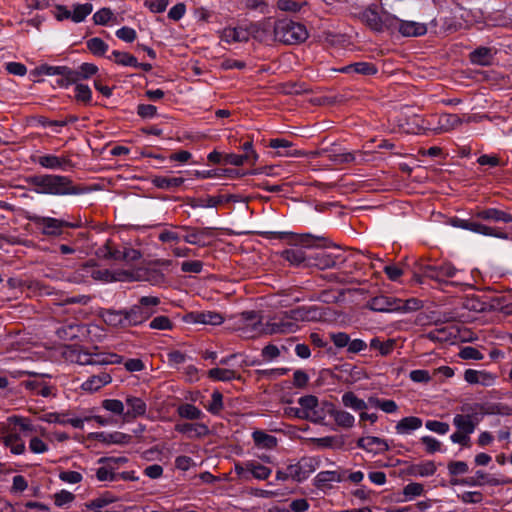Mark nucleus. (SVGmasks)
Listing matches in <instances>:
<instances>
[{"mask_svg": "<svg viewBox=\"0 0 512 512\" xmlns=\"http://www.w3.org/2000/svg\"><path fill=\"white\" fill-rule=\"evenodd\" d=\"M116 501L117 498L115 496L109 492H106L87 502L86 507L87 509H102Z\"/></svg>", "mask_w": 512, "mask_h": 512, "instance_id": "09e8293b", "label": "nucleus"}, {"mask_svg": "<svg viewBox=\"0 0 512 512\" xmlns=\"http://www.w3.org/2000/svg\"><path fill=\"white\" fill-rule=\"evenodd\" d=\"M321 317L318 309L315 307L310 308H297L289 312H285L281 316L270 319L264 326V333L269 334H285L294 333L299 329V322L301 321H315Z\"/></svg>", "mask_w": 512, "mask_h": 512, "instance_id": "f03ea898", "label": "nucleus"}, {"mask_svg": "<svg viewBox=\"0 0 512 512\" xmlns=\"http://www.w3.org/2000/svg\"><path fill=\"white\" fill-rule=\"evenodd\" d=\"M358 447L363 450L376 454H382L389 450V445L385 439L376 436L361 437L357 442Z\"/></svg>", "mask_w": 512, "mask_h": 512, "instance_id": "f3484780", "label": "nucleus"}, {"mask_svg": "<svg viewBox=\"0 0 512 512\" xmlns=\"http://www.w3.org/2000/svg\"><path fill=\"white\" fill-rule=\"evenodd\" d=\"M152 184L159 189H174L181 186L185 179L182 177H165V176H155L151 180Z\"/></svg>", "mask_w": 512, "mask_h": 512, "instance_id": "ea45409f", "label": "nucleus"}, {"mask_svg": "<svg viewBox=\"0 0 512 512\" xmlns=\"http://www.w3.org/2000/svg\"><path fill=\"white\" fill-rule=\"evenodd\" d=\"M92 277L95 280H100L104 282H113V281H125L130 280L131 274L128 272H117L113 274L108 269H97L92 272Z\"/></svg>", "mask_w": 512, "mask_h": 512, "instance_id": "7c9ffc66", "label": "nucleus"}, {"mask_svg": "<svg viewBox=\"0 0 512 512\" xmlns=\"http://www.w3.org/2000/svg\"><path fill=\"white\" fill-rule=\"evenodd\" d=\"M28 183L37 194L52 196L81 195L85 190L74 184L69 176L60 174H41L29 177Z\"/></svg>", "mask_w": 512, "mask_h": 512, "instance_id": "f257e3e1", "label": "nucleus"}, {"mask_svg": "<svg viewBox=\"0 0 512 512\" xmlns=\"http://www.w3.org/2000/svg\"><path fill=\"white\" fill-rule=\"evenodd\" d=\"M28 449L34 454H44L49 451V445L40 437L33 436L29 440Z\"/></svg>", "mask_w": 512, "mask_h": 512, "instance_id": "052dcab7", "label": "nucleus"}, {"mask_svg": "<svg viewBox=\"0 0 512 512\" xmlns=\"http://www.w3.org/2000/svg\"><path fill=\"white\" fill-rule=\"evenodd\" d=\"M437 467L431 460L423 461L410 466L408 472L415 477H428L435 474Z\"/></svg>", "mask_w": 512, "mask_h": 512, "instance_id": "473e14b6", "label": "nucleus"}, {"mask_svg": "<svg viewBox=\"0 0 512 512\" xmlns=\"http://www.w3.org/2000/svg\"><path fill=\"white\" fill-rule=\"evenodd\" d=\"M208 376L214 381H231L237 378L234 370L225 368H212L208 371Z\"/></svg>", "mask_w": 512, "mask_h": 512, "instance_id": "3c124183", "label": "nucleus"}, {"mask_svg": "<svg viewBox=\"0 0 512 512\" xmlns=\"http://www.w3.org/2000/svg\"><path fill=\"white\" fill-rule=\"evenodd\" d=\"M254 443L259 448L273 449L277 446V439L275 436L267 434L263 431H254L252 434Z\"/></svg>", "mask_w": 512, "mask_h": 512, "instance_id": "c03bdc74", "label": "nucleus"}, {"mask_svg": "<svg viewBox=\"0 0 512 512\" xmlns=\"http://www.w3.org/2000/svg\"><path fill=\"white\" fill-rule=\"evenodd\" d=\"M112 381L110 374L101 372L97 375L89 377L86 381L81 384L82 390L86 392H95Z\"/></svg>", "mask_w": 512, "mask_h": 512, "instance_id": "393cba45", "label": "nucleus"}, {"mask_svg": "<svg viewBox=\"0 0 512 512\" xmlns=\"http://www.w3.org/2000/svg\"><path fill=\"white\" fill-rule=\"evenodd\" d=\"M397 303V298L379 295L372 298L368 306L371 310L376 312L397 313V310H399Z\"/></svg>", "mask_w": 512, "mask_h": 512, "instance_id": "a211bd4d", "label": "nucleus"}, {"mask_svg": "<svg viewBox=\"0 0 512 512\" xmlns=\"http://www.w3.org/2000/svg\"><path fill=\"white\" fill-rule=\"evenodd\" d=\"M225 323L228 330L238 333L242 338L252 339L264 333L261 316L255 311L232 315Z\"/></svg>", "mask_w": 512, "mask_h": 512, "instance_id": "7ed1b4c3", "label": "nucleus"}, {"mask_svg": "<svg viewBox=\"0 0 512 512\" xmlns=\"http://www.w3.org/2000/svg\"><path fill=\"white\" fill-rule=\"evenodd\" d=\"M212 414H218L223 408V396L219 391H214L211 395V402L206 407Z\"/></svg>", "mask_w": 512, "mask_h": 512, "instance_id": "774afa93", "label": "nucleus"}, {"mask_svg": "<svg viewBox=\"0 0 512 512\" xmlns=\"http://www.w3.org/2000/svg\"><path fill=\"white\" fill-rule=\"evenodd\" d=\"M426 429L439 435H445L449 432V424L437 420H428L425 423Z\"/></svg>", "mask_w": 512, "mask_h": 512, "instance_id": "69168bd1", "label": "nucleus"}, {"mask_svg": "<svg viewBox=\"0 0 512 512\" xmlns=\"http://www.w3.org/2000/svg\"><path fill=\"white\" fill-rule=\"evenodd\" d=\"M175 430L188 438H201L209 434V428L204 423H178Z\"/></svg>", "mask_w": 512, "mask_h": 512, "instance_id": "aec40b11", "label": "nucleus"}, {"mask_svg": "<svg viewBox=\"0 0 512 512\" xmlns=\"http://www.w3.org/2000/svg\"><path fill=\"white\" fill-rule=\"evenodd\" d=\"M281 256L294 266H300L306 260L305 251L299 247L286 249L281 253Z\"/></svg>", "mask_w": 512, "mask_h": 512, "instance_id": "79ce46f5", "label": "nucleus"}, {"mask_svg": "<svg viewBox=\"0 0 512 512\" xmlns=\"http://www.w3.org/2000/svg\"><path fill=\"white\" fill-rule=\"evenodd\" d=\"M160 299L156 296H142L138 303L131 306L128 311L132 326H137L148 320L157 312Z\"/></svg>", "mask_w": 512, "mask_h": 512, "instance_id": "0eeeda50", "label": "nucleus"}, {"mask_svg": "<svg viewBox=\"0 0 512 512\" xmlns=\"http://www.w3.org/2000/svg\"><path fill=\"white\" fill-rule=\"evenodd\" d=\"M497 374L486 370L467 369L464 372V380L472 385L490 387L496 384Z\"/></svg>", "mask_w": 512, "mask_h": 512, "instance_id": "ddd939ff", "label": "nucleus"}, {"mask_svg": "<svg viewBox=\"0 0 512 512\" xmlns=\"http://www.w3.org/2000/svg\"><path fill=\"white\" fill-rule=\"evenodd\" d=\"M436 278L440 281H445L448 278H453L459 272L452 264L445 263L435 268Z\"/></svg>", "mask_w": 512, "mask_h": 512, "instance_id": "6e6d98bb", "label": "nucleus"}, {"mask_svg": "<svg viewBox=\"0 0 512 512\" xmlns=\"http://www.w3.org/2000/svg\"><path fill=\"white\" fill-rule=\"evenodd\" d=\"M149 327L154 330H171L173 323L167 316H157L150 323Z\"/></svg>", "mask_w": 512, "mask_h": 512, "instance_id": "338daca9", "label": "nucleus"}, {"mask_svg": "<svg viewBox=\"0 0 512 512\" xmlns=\"http://www.w3.org/2000/svg\"><path fill=\"white\" fill-rule=\"evenodd\" d=\"M366 26L375 32L396 29L399 18L386 12H380L376 4H369L365 9L354 12Z\"/></svg>", "mask_w": 512, "mask_h": 512, "instance_id": "39448f33", "label": "nucleus"}, {"mask_svg": "<svg viewBox=\"0 0 512 512\" xmlns=\"http://www.w3.org/2000/svg\"><path fill=\"white\" fill-rule=\"evenodd\" d=\"M341 402L344 407L349 408L355 412L366 410L369 407L368 400L365 401L359 398L354 392L347 391L341 396Z\"/></svg>", "mask_w": 512, "mask_h": 512, "instance_id": "bb28decb", "label": "nucleus"}, {"mask_svg": "<svg viewBox=\"0 0 512 512\" xmlns=\"http://www.w3.org/2000/svg\"><path fill=\"white\" fill-rule=\"evenodd\" d=\"M115 18L114 13L109 8H102L93 15V20L97 25H106Z\"/></svg>", "mask_w": 512, "mask_h": 512, "instance_id": "0e129e2a", "label": "nucleus"}, {"mask_svg": "<svg viewBox=\"0 0 512 512\" xmlns=\"http://www.w3.org/2000/svg\"><path fill=\"white\" fill-rule=\"evenodd\" d=\"M254 24H238L236 26H227L218 32L221 41L227 44L247 42L255 32Z\"/></svg>", "mask_w": 512, "mask_h": 512, "instance_id": "1a4fd4ad", "label": "nucleus"}, {"mask_svg": "<svg viewBox=\"0 0 512 512\" xmlns=\"http://www.w3.org/2000/svg\"><path fill=\"white\" fill-rule=\"evenodd\" d=\"M473 215L474 217L485 221L502 223L512 222V214L492 207L485 209H477Z\"/></svg>", "mask_w": 512, "mask_h": 512, "instance_id": "6ab92c4d", "label": "nucleus"}, {"mask_svg": "<svg viewBox=\"0 0 512 512\" xmlns=\"http://www.w3.org/2000/svg\"><path fill=\"white\" fill-rule=\"evenodd\" d=\"M87 48L96 56H102L108 50V45L98 37L91 38L87 41Z\"/></svg>", "mask_w": 512, "mask_h": 512, "instance_id": "4d7b16f0", "label": "nucleus"}, {"mask_svg": "<svg viewBox=\"0 0 512 512\" xmlns=\"http://www.w3.org/2000/svg\"><path fill=\"white\" fill-rule=\"evenodd\" d=\"M105 324L114 328L132 326L127 310H104L100 314Z\"/></svg>", "mask_w": 512, "mask_h": 512, "instance_id": "dca6fc26", "label": "nucleus"}, {"mask_svg": "<svg viewBox=\"0 0 512 512\" xmlns=\"http://www.w3.org/2000/svg\"><path fill=\"white\" fill-rule=\"evenodd\" d=\"M397 302V306H399L397 313H408L416 311L422 307L421 301L416 298H410L405 301L397 298Z\"/></svg>", "mask_w": 512, "mask_h": 512, "instance_id": "13d9d810", "label": "nucleus"}, {"mask_svg": "<svg viewBox=\"0 0 512 512\" xmlns=\"http://www.w3.org/2000/svg\"><path fill=\"white\" fill-rule=\"evenodd\" d=\"M75 98L84 104H90L92 100V91L86 84L75 83Z\"/></svg>", "mask_w": 512, "mask_h": 512, "instance_id": "5fc2aeb1", "label": "nucleus"}, {"mask_svg": "<svg viewBox=\"0 0 512 512\" xmlns=\"http://www.w3.org/2000/svg\"><path fill=\"white\" fill-rule=\"evenodd\" d=\"M328 405H334L332 402L323 401L321 403H317V407L310 415H304L306 420H309L313 423L322 424L327 416H329L330 409L327 407Z\"/></svg>", "mask_w": 512, "mask_h": 512, "instance_id": "37998d69", "label": "nucleus"}, {"mask_svg": "<svg viewBox=\"0 0 512 512\" xmlns=\"http://www.w3.org/2000/svg\"><path fill=\"white\" fill-rule=\"evenodd\" d=\"M425 492L424 486L418 482H412L404 486L402 490V498L397 501L400 503L409 502L415 498L422 496Z\"/></svg>", "mask_w": 512, "mask_h": 512, "instance_id": "e433bc0d", "label": "nucleus"}, {"mask_svg": "<svg viewBox=\"0 0 512 512\" xmlns=\"http://www.w3.org/2000/svg\"><path fill=\"white\" fill-rule=\"evenodd\" d=\"M470 60L474 64L486 66L489 65L492 61V53L491 50L485 47L478 48L471 52Z\"/></svg>", "mask_w": 512, "mask_h": 512, "instance_id": "de8ad7c7", "label": "nucleus"}, {"mask_svg": "<svg viewBox=\"0 0 512 512\" xmlns=\"http://www.w3.org/2000/svg\"><path fill=\"white\" fill-rule=\"evenodd\" d=\"M327 407L330 409L329 416L333 418L337 426L350 429L355 425V417L350 412L337 408L335 405Z\"/></svg>", "mask_w": 512, "mask_h": 512, "instance_id": "412c9836", "label": "nucleus"}, {"mask_svg": "<svg viewBox=\"0 0 512 512\" xmlns=\"http://www.w3.org/2000/svg\"><path fill=\"white\" fill-rule=\"evenodd\" d=\"M35 163L47 170L69 172L75 168V163L65 154H41L35 158Z\"/></svg>", "mask_w": 512, "mask_h": 512, "instance_id": "9d476101", "label": "nucleus"}, {"mask_svg": "<svg viewBox=\"0 0 512 512\" xmlns=\"http://www.w3.org/2000/svg\"><path fill=\"white\" fill-rule=\"evenodd\" d=\"M102 407L115 415H123L125 417L124 404L118 399H105L102 402Z\"/></svg>", "mask_w": 512, "mask_h": 512, "instance_id": "e2e57ef3", "label": "nucleus"}, {"mask_svg": "<svg viewBox=\"0 0 512 512\" xmlns=\"http://www.w3.org/2000/svg\"><path fill=\"white\" fill-rule=\"evenodd\" d=\"M39 73L47 76L66 75L68 79L73 75L72 69L67 66L42 65L39 67Z\"/></svg>", "mask_w": 512, "mask_h": 512, "instance_id": "864d4df0", "label": "nucleus"}, {"mask_svg": "<svg viewBox=\"0 0 512 512\" xmlns=\"http://www.w3.org/2000/svg\"><path fill=\"white\" fill-rule=\"evenodd\" d=\"M93 11V5L89 2L76 3L72 5L71 21L74 23L83 22Z\"/></svg>", "mask_w": 512, "mask_h": 512, "instance_id": "4c0bfd02", "label": "nucleus"}, {"mask_svg": "<svg viewBox=\"0 0 512 512\" xmlns=\"http://www.w3.org/2000/svg\"><path fill=\"white\" fill-rule=\"evenodd\" d=\"M275 39L284 44H296L303 42L308 37L306 27L290 19H280L274 26Z\"/></svg>", "mask_w": 512, "mask_h": 512, "instance_id": "423d86ee", "label": "nucleus"}, {"mask_svg": "<svg viewBox=\"0 0 512 512\" xmlns=\"http://www.w3.org/2000/svg\"><path fill=\"white\" fill-rule=\"evenodd\" d=\"M423 425L421 418L416 416H408L402 418L395 426L396 433L399 435H409L420 429Z\"/></svg>", "mask_w": 512, "mask_h": 512, "instance_id": "a878e982", "label": "nucleus"}, {"mask_svg": "<svg viewBox=\"0 0 512 512\" xmlns=\"http://www.w3.org/2000/svg\"><path fill=\"white\" fill-rule=\"evenodd\" d=\"M461 411L462 413L454 415L453 425L458 431L473 434L483 419V413L475 411L471 406H464Z\"/></svg>", "mask_w": 512, "mask_h": 512, "instance_id": "6e6552de", "label": "nucleus"}, {"mask_svg": "<svg viewBox=\"0 0 512 512\" xmlns=\"http://www.w3.org/2000/svg\"><path fill=\"white\" fill-rule=\"evenodd\" d=\"M54 505L58 508H68L75 500V495L68 490H60L53 495Z\"/></svg>", "mask_w": 512, "mask_h": 512, "instance_id": "603ef678", "label": "nucleus"}, {"mask_svg": "<svg viewBox=\"0 0 512 512\" xmlns=\"http://www.w3.org/2000/svg\"><path fill=\"white\" fill-rule=\"evenodd\" d=\"M467 231H471V232H474V233H477L480 235H484V236L500 238V239L508 238V235L506 233L499 232L493 227H490V226H487V225H484L482 223L472 221V220L468 221Z\"/></svg>", "mask_w": 512, "mask_h": 512, "instance_id": "cd10ccee", "label": "nucleus"}, {"mask_svg": "<svg viewBox=\"0 0 512 512\" xmlns=\"http://www.w3.org/2000/svg\"><path fill=\"white\" fill-rule=\"evenodd\" d=\"M127 411L125 412L126 418H138L144 416L147 412L146 402L136 396H127L125 399Z\"/></svg>", "mask_w": 512, "mask_h": 512, "instance_id": "5701e85b", "label": "nucleus"}, {"mask_svg": "<svg viewBox=\"0 0 512 512\" xmlns=\"http://www.w3.org/2000/svg\"><path fill=\"white\" fill-rule=\"evenodd\" d=\"M370 407L380 409L384 413L394 414L398 411V405L394 400L378 398L376 396H370L368 398Z\"/></svg>", "mask_w": 512, "mask_h": 512, "instance_id": "c9c22d12", "label": "nucleus"}, {"mask_svg": "<svg viewBox=\"0 0 512 512\" xmlns=\"http://www.w3.org/2000/svg\"><path fill=\"white\" fill-rule=\"evenodd\" d=\"M247 481L251 478L256 480H266L272 473V469L265 466L259 460L250 459L247 460Z\"/></svg>", "mask_w": 512, "mask_h": 512, "instance_id": "4be33fe9", "label": "nucleus"}, {"mask_svg": "<svg viewBox=\"0 0 512 512\" xmlns=\"http://www.w3.org/2000/svg\"><path fill=\"white\" fill-rule=\"evenodd\" d=\"M341 73L373 75L377 73L376 67L369 62H356L338 69Z\"/></svg>", "mask_w": 512, "mask_h": 512, "instance_id": "c85d7f7f", "label": "nucleus"}, {"mask_svg": "<svg viewBox=\"0 0 512 512\" xmlns=\"http://www.w3.org/2000/svg\"><path fill=\"white\" fill-rule=\"evenodd\" d=\"M317 403L318 399L313 395H306L298 399V404L304 415H310L317 407Z\"/></svg>", "mask_w": 512, "mask_h": 512, "instance_id": "bf43d9fd", "label": "nucleus"}, {"mask_svg": "<svg viewBox=\"0 0 512 512\" xmlns=\"http://www.w3.org/2000/svg\"><path fill=\"white\" fill-rule=\"evenodd\" d=\"M469 120L470 118L464 120L457 114L443 113L438 116L436 126L432 130L435 134L450 132Z\"/></svg>", "mask_w": 512, "mask_h": 512, "instance_id": "2eb2a0df", "label": "nucleus"}, {"mask_svg": "<svg viewBox=\"0 0 512 512\" xmlns=\"http://www.w3.org/2000/svg\"><path fill=\"white\" fill-rule=\"evenodd\" d=\"M178 415L189 420H196L203 417V412L193 404H182L177 409Z\"/></svg>", "mask_w": 512, "mask_h": 512, "instance_id": "8fccbe9b", "label": "nucleus"}, {"mask_svg": "<svg viewBox=\"0 0 512 512\" xmlns=\"http://www.w3.org/2000/svg\"><path fill=\"white\" fill-rule=\"evenodd\" d=\"M109 58L113 59L117 64L125 66V67L139 68V66H140V63H138L137 59L133 55H131L127 52H121L118 50H114V51H112Z\"/></svg>", "mask_w": 512, "mask_h": 512, "instance_id": "49530a36", "label": "nucleus"}, {"mask_svg": "<svg viewBox=\"0 0 512 512\" xmlns=\"http://www.w3.org/2000/svg\"><path fill=\"white\" fill-rule=\"evenodd\" d=\"M186 321L193 324L218 326L224 323V317L215 311H196L189 313Z\"/></svg>", "mask_w": 512, "mask_h": 512, "instance_id": "4468645a", "label": "nucleus"}, {"mask_svg": "<svg viewBox=\"0 0 512 512\" xmlns=\"http://www.w3.org/2000/svg\"><path fill=\"white\" fill-rule=\"evenodd\" d=\"M37 224L42 228L43 233L47 235L60 234L65 225L64 221L51 217H40L37 220Z\"/></svg>", "mask_w": 512, "mask_h": 512, "instance_id": "c756f323", "label": "nucleus"}, {"mask_svg": "<svg viewBox=\"0 0 512 512\" xmlns=\"http://www.w3.org/2000/svg\"><path fill=\"white\" fill-rule=\"evenodd\" d=\"M343 481V477L337 471H320L315 477L317 487L328 488L331 483H339Z\"/></svg>", "mask_w": 512, "mask_h": 512, "instance_id": "72a5a7b5", "label": "nucleus"}, {"mask_svg": "<svg viewBox=\"0 0 512 512\" xmlns=\"http://www.w3.org/2000/svg\"><path fill=\"white\" fill-rule=\"evenodd\" d=\"M62 354L67 361L80 365H106L121 362V357L117 354L91 353L77 345L65 346Z\"/></svg>", "mask_w": 512, "mask_h": 512, "instance_id": "20e7f679", "label": "nucleus"}, {"mask_svg": "<svg viewBox=\"0 0 512 512\" xmlns=\"http://www.w3.org/2000/svg\"><path fill=\"white\" fill-rule=\"evenodd\" d=\"M99 467L96 469L95 476L100 482H116L118 471L103 457L98 461Z\"/></svg>", "mask_w": 512, "mask_h": 512, "instance_id": "b1692460", "label": "nucleus"}, {"mask_svg": "<svg viewBox=\"0 0 512 512\" xmlns=\"http://www.w3.org/2000/svg\"><path fill=\"white\" fill-rule=\"evenodd\" d=\"M269 147L278 150L279 156H300L301 152L297 150H290L292 143L285 138H274L269 142Z\"/></svg>", "mask_w": 512, "mask_h": 512, "instance_id": "f704fd0d", "label": "nucleus"}, {"mask_svg": "<svg viewBox=\"0 0 512 512\" xmlns=\"http://www.w3.org/2000/svg\"><path fill=\"white\" fill-rule=\"evenodd\" d=\"M396 28L404 36H420L426 33L425 25L413 22V21H402L399 19V23Z\"/></svg>", "mask_w": 512, "mask_h": 512, "instance_id": "2f4dec72", "label": "nucleus"}, {"mask_svg": "<svg viewBox=\"0 0 512 512\" xmlns=\"http://www.w3.org/2000/svg\"><path fill=\"white\" fill-rule=\"evenodd\" d=\"M187 233L182 237V239L189 244L203 246L205 244V238L208 235L207 229L196 230L189 229L188 227H183Z\"/></svg>", "mask_w": 512, "mask_h": 512, "instance_id": "a18cd8bd", "label": "nucleus"}, {"mask_svg": "<svg viewBox=\"0 0 512 512\" xmlns=\"http://www.w3.org/2000/svg\"><path fill=\"white\" fill-rule=\"evenodd\" d=\"M10 426L6 421L0 423V442L9 449L11 454L24 455L27 451L25 442L18 433L10 429Z\"/></svg>", "mask_w": 512, "mask_h": 512, "instance_id": "9b49d317", "label": "nucleus"}, {"mask_svg": "<svg viewBox=\"0 0 512 512\" xmlns=\"http://www.w3.org/2000/svg\"><path fill=\"white\" fill-rule=\"evenodd\" d=\"M98 71V67L92 63H82L77 69H72L70 82H78L81 79H88Z\"/></svg>", "mask_w": 512, "mask_h": 512, "instance_id": "58836bf2", "label": "nucleus"}, {"mask_svg": "<svg viewBox=\"0 0 512 512\" xmlns=\"http://www.w3.org/2000/svg\"><path fill=\"white\" fill-rule=\"evenodd\" d=\"M58 478L66 484H78L83 480V475L79 471L62 470L58 474Z\"/></svg>", "mask_w": 512, "mask_h": 512, "instance_id": "680f3d73", "label": "nucleus"}, {"mask_svg": "<svg viewBox=\"0 0 512 512\" xmlns=\"http://www.w3.org/2000/svg\"><path fill=\"white\" fill-rule=\"evenodd\" d=\"M318 462L312 457H303L296 463L288 465L290 470L289 476L295 482H303L306 480L317 468Z\"/></svg>", "mask_w": 512, "mask_h": 512, "instance_id": "f8f14e48", "label": "nucleus"}, {"mask_svg": "<svg viewBox=\"0 0 512 512\" xmlns=\"http://www.w3.org/2000/svg\"><path fill=\"white\" fill-rule=\"evenodd\" d=\"M7 424L15 425L20 428L23 432H39L41 435H44V428H40L37 430L32 424L31 420L22 416L13 415L7 418Z\"/></svg>", "mask_w": 512, "mask_h": 512, "instance_id": "a19ab883", "label": "nucleus"}]
</instances>
